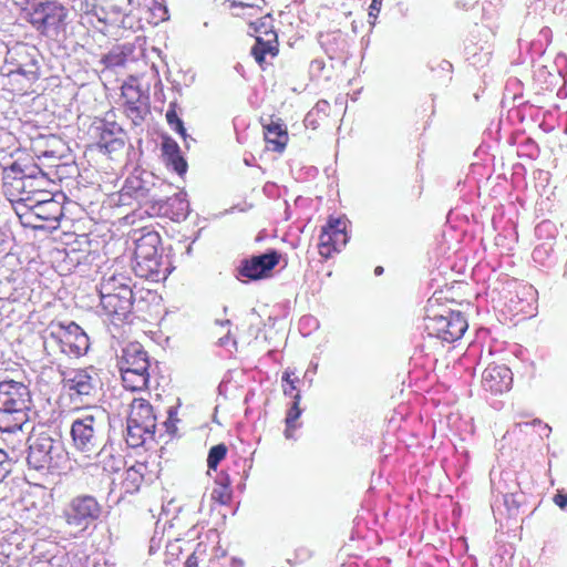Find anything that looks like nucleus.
<instances>
[{"mask_svg": "<svg viewBox=\"0 0 567 567\" xmlns=\"http://www.w3.org/2000/svg\"><path fill=\"white\" fill-rule=\"evenodd\" d=\"M110 424V415L101 406L83 409L73 420L71 437L74 447L86 457H103L106 454L105 432Z\"/></svg>", "mask_w": 567, "mask_h": 567, "instance_id": "f257e3e1", "label": "nucleus"}, {"mask_svg": "<svg viewBox=\"0 0 567 567\" xmlns=\"http://www.w3.org/2000/svg\"><path fill=\"white\" fill-rule=\"evenodd\" d=\"M31 394L29 388L14 380L0 382V431L21 430L28 421Z\"/></svg>", "mask_w": 567, "mask_h": 567, "instance_id": "f03ea898", "label": "nucleus"}, {"mask_svg": "<svg viewBox=\"0 0 567 567\" xmlns=\"http://www.w3.org/2000/svg\"><path fill=\"white\" fill-rule=\"evenodd\" d=\"M2 181L3 194L11 202H22V198L49 184V178L39 166L25 169L17 162L3 168Z\"/></svg>", "mask_w": 567, "mask_h": 567, "instance_id": "7ed1b4c3", "label": "nucleus"}, {"mask_svg": "<svg viewBox=\"0 0 567 567\" xmlns=\"http://www.w3.org/2000/svg\"><path fill=\"white\" fill-rule=\"evenodd\" d=\"M159 245L161 237L155 231H148L135 240L133 269L136 276L158 280L162 265Z\"/></svg>", "mask_w": 567, "mask_h": 567, "instance_id": "20e7f679", "label": "nucleus"}, {"mask_svg": "<svg viewBox=\"0 0 567 567\" xmlns=\"http://www.w3.org/2000/svg\"><path fill=\"white\" fill-rule=\"evenodd\" d=\"M29 22L43 35L58 34L65 25L68 9L58 1H34L28 9Z\"/></svg>", "mask_w": 567, "mask_h": 567, "instance_id": "39448f33", "label": "nucleus"}, {"mask_svg": "<svg viewBox=\"0 0 567 567\" xmlns=\"http://www.w3.org/2000/svg\"><path fill=\"white\" fill-rule=\"evenodd\" d=\"M111 284H103L100 290V305L112 321L123 322L132 313L135 302V293L133 289L124 284L110 289Z\"/></svg>", "mask_w": 567, "mask_h": 567, "instance_id": "423d86ee", "label": "nucleus"}, {"mask_svg": "<svg viewBox=\"0 0 567 567\" xmlns=\"http://www.w3.org/2000/svg\"><path fill=\"white\" fill-rule=\"evenodd\" d=\"M467 328V320L461 311L449 310L445 313L429 315L425 318L427 334L447 343L461 339Z\"/></svg>", "mask_w": 567, "mask_h": 567, "instance_id": "0eeeda50", "label": "nucleus"}, {"mask_svg": "<svg viewBox=\"0 0 567 567\" xmlns=\"http://www.w3.org/2000/svg\"><path fill=\"white\" fill-rule=\"evenodd\" d=\"M27 462L34 470L49 468L58 465L56 458L60 457L62 445L45 433L31 435L28 439Z\"/></svg>", "mask_w": 567, "mask_h": 567, "instance_id": "6e6552de", "label": "nucleus"}, {"mask_svg": "<svg viewBox=\"0 0 567 567\" xmlns=\"http://www.w3.org/2000/svg\"><path fill=\"white\" fill-rule=\"evenodd\" d=\"M348 241V219L329 216L327 224L321 227L318 252L323 259H330L339 254Z\"/></svg>", "mask_w": 567, "mask_h": 567, "instance_id": "1a4fd4ad", "label": "nucleus"}, {"mask_svg": "<svg viewBox=\"0 0 567 567\" xmlns=\"http://www.w3.org/2000/svg\"><path fill=\"white\" fill-rule=\"evenodd\" d=\"M280 254L268 250L260 255H252L240 260L237 267V278L246 281H256L271 276L274 268L280 261Z\"/></svg>", "mask_w": 567, "mask_h": 567, "instance_id": "9d476101", "label": "nucleus"}, {"mask_svg": "<svg viewBox=\"0 0 567 567\" xmlns=\"http://www.w3.org/2000/svg\"><path fill=\"white\" fill-rule=\"evenodd\" d=\"M250 28L256 32V43L251 48V55L256 62L265 70L266 55L275 58L279 54L278 35L272 30L270 16H265L256 22L250 23Z\"/></svg>", "mask_w": 567, "mask_h": 567, "instance_id": "9b49d317", "label": "nucleus"}, {"mask_svg": "<svg viewBox=\"0 0 567 567\" xmlns=\"http://www.w3.org/2000/svg\"><path fill=\"white\" fill-rule=\"evenodd\" d=\"M101 505L93 496L90 495L73 498L65 512L68 524L80 528L81 532L87 529L101 517Z\"/></svg>", "mask_w": 567, "mask_h": 567, "instance_id": "f8f14e48", "label": "nucleus"}, {"mask_svg": "<svg viewBox=\"0 0 567 567\" xmlns=\"http://www.w3.org/2000/svg\"><path fill=\"white\" fill-rule=\"evenodd\" d=\"M39 51L35 47L22 43L9 50L6 62L13 68L9 69V74H21L29 80L39 78L40 63Z\"/></svg>", "mask_w": 567, "mask_h": 567, "instance_id": "ddd939ff", "label": "nucleus"}, {"mask_svg": "<svg viewBox=\"0 0 567 567\" xmlns=\"http://www.w3.org/2000/svg\"><path fill=\"white\" fill-rule=\"evenodd\" d=\"M155 179L153 174L143 173L140 177L127 179L125 185V188L132 192L136 199L152 204L154 212L158 204L163 202V196L161 195L162 188L169 187V185H166L164 182H155Z\"/></svg>", "mask_w": 567, "mask_h": 567, "instance_id": "4468645a", "label": "nucleus"}, {"mask_svg": "<svg viewBox=\"0 0 567 567\" xmlns=\"http://www.w3.org/2000/svg\"><path fill=\"white\" fill-rule=\"evenodd\" d=\"M482 386L493 395H501L511 390L513 373L505 364L489 363L482 373Z\"/></svg>", "mask_w": 567, "mask_h": 567, "instance_id": "2eb2a0df", "label": "nucleus"}, {"mask_svg": "<svg viewBox=\"0 0 567 567\" xmlns=\"http://www.w3.org/2000/svg\"><path fill=\"white\" fill-rule=\"evenodd\" d=\"M64 384L78 395H94L100 386V379L94 368L74 370L64 378Z\"/></svg>", "mask_w": 567, "mask_h": 567, "instance_id": "dca6fc26", "label": "nucleus"}, {"mask_svg": "<svg viewBox=\"0 0 567 567\" xmlns=\"http://www.w3.org/2000/svg\"><path fill=\"white\" fill-rule=\"evenodd\" d=\"M99 132L97 147L107 154L117 153L125 145V131L115 122L102 121L95 127Z\"/></svg>", "mask_w": 567, "mask_h": 567, "instance_id": "f3484780", "label": "nucleus"}, {"mask_svg": "<svg viewBox=\"0 0 567 567\" xmlns=\"http://www.w3.org/2000/svg\"><path fill=\"white\" fill-rule=\"evenodd\" d=\"M120 369L130 368L132 371L148 372L151 363L147 352L140 342H131L122 349Z\"/></svg>", "mask_w": 567, "mask_h": 567, "instance_id": "a211bd4d", "label": "nucleus"}, {"mask_svg": "<svg viewBox=\"0 0 567 567\" xmlns=\"http://www.w3.org/2000/svg\"><path fill=\"white\" fill-rule=\"evenodd\" d=\"M127 421L144 429L151 436L155 434L156 415L153 406L144 399H134L131 404V413Z\"/></svg>", "mask_w": 567, "mask_h": 567, "instance_id": "6ab92c4d", "label": "nucleus"}, {"mask_svg": "<svg viewBox=\"0 0 567 567\" xmlns=\"http://www.w3.org/2000/svg\"><path fill=\"white\" fill-rule=\"evenodd\" d=\"M155 213L167 215L176 221L186 219L189 214V203L186 199V194L177 193L172 197L163 196V202L158 204Z\"/></svg>", "mask_w": 567, "mask_h": 567, "instance_id": "aec40b11", "label": "nucleus"}, {"mask_svg": "<svg viewBox=\"0 0 567 567\" xmlns=\"http://www.w3.org/2000/svg\"><path fill=\"white\" fill-rule=\"evenodd\" d=\"M31 213L40 220L59 223L63 216L62 203L54 198L45 204L29 205Z\"/></svg>", "mask_w": 567, "mask_h": 567, "instance_id": "412c9836", "label": "nucleus"}, {"mask_svg": "<svg viewBox=\"0 0 567 567\" xmlns=\"http://www.w3.org/2000/svg\"><path fill=\"white\" fill-rule=\"evenodd\" d=\"M66 331L70 337L73 355L80 357L85 354L90 348V341L86 333L75 322L66 324Z\"/></svg>", "mask_w": 567, "mask_h": 567, "instance_id": "4be33fe9", "label": "nucleus"}, {"mask_svg": "<svg viewBox=\"0 0 567 567\" xmlns=\"http://www.w3.org/2000/svg\"><path fill=\"white\" fill-rule=\"evenodd\" d=\"M128 91H132L134 95H136V99L132 95L130 99L125 102V111L127 113V116H130L134 124H140L142 121H144L145 115L148 113L147 105L141 104V93L138 90H135L133 86L128 87Z\"/></svg>", "mask_w": 567, "mask_h": 567, "instance_id": "5701e85b", "label": "nucleus"}, {"mask_svg": "<svg viewBox=\"0 0 567 567\" xmlns=\"http://www.w3.org/2000/svg\"><path fill=\"white\" fill-rule=\"evenodd\" d=\"M264 121V118H261ZM280 118L277 122L270 120L269 123L262 122V126L265 130V141L267 143V147L272 151L281 152L284 150V142L279 138L284 135V131L279 123Z\"/></svg>", "mask_w": 567, "mask_h": 567, "instance_id": "b1692460", "label": "nucleus"}, {"mask_svg": "<svg viewBox=\"0 0 567 567\" xmlns=\"http://www.w3.org/2000/svg\"><path fill=\"white\" fill-rule=\"evenodd\" d=\"M120 371L125 386L133 391L141 390L148 383V372L132 371L130 368H121Z\"/></svg>", "mask_w": 567, "mask_h": 567, "instance_id": "393cba45", "label": "nucleus"}, {"mask_svg": "<svg viewBox=\"0 0 567 567\" xmlns=\"http://www.w3.org/2000/svg\"><path fill=\"white\" fill-rule=\"evenodd\" d=\"M50 338L60 347L61 352L69 355L73 354L66 326L62 323L51 326Z\"/></svg>", "mask_w": 567, "mask_h": 567, "instance_id": "a878e982", "label": "nucleus"}, {"mask_svg": "<svg viewBox=\"0 0 567 567\" xmlns=\"http://www.w3.org/2000/svg\"><path fill=\"white\" fill-rule=\"evenodd\" d=\"M286 383H289V385H290V390L286 389V395L289 394L293 399L291 408L286 417V425L289 427L301 414V410L299 408L300 393H299V391H297L293 382L289 380V375L287 373H286Z\"/></svg>", "mask_w": 567, "mask_h": 567, "instance_id": "bb28decb", "label": "nucleus"}, {"mask_svg": "<svg viewBox=\"0 0 567 567\" xmlns=\"http://www.w3.org/2000/svg\"><path fill=\"white\" fill-rule=\"evenodd\" d=\"M71 9L79 14H93L100 21H105L104 17L100 16V12H104V8L96 3V0H74L71 3Z\"/></svg>", "mask_w": 567, "mask_h": 567, "instance_id": "cd10ccee", "label": "nucleus"}, {"mask_svg": "<svg viewBox=\"0 0 567 567\" xmlns=\"http://www.w3.org/2000/svg\"><path fill=\"white\" fill-rule=\"evenodd\" d=\"M176 102L169 103L168 110L166 112V121L175 132H177L184 140H186L188 135L186 133V128L184 127V122L176 112Z\"/></svg>", "mask_w": 567, "mask_h": 567, "instance_id": "c85d7f7f", "label": "nucleus"}, {"mask_svg": "<svg viewBox=\"0 0 567 567\" xmlns=\"http://www.w3.org/2000/svg\"><path fill=\"white\" fill-rule=\"evenodd\" d=\"M148 434V432H144V429L127 421L126 426V443L131 447H138L143 445L145 439L144 435Z\"/></svg>", "mask_w": 567, "mask_h": 567, "instance_id": "c756f323", "label": "nucleus"}, {"mask_svg": "<svg viewBox=\"0 0 567 567\" xmlns=\"http://www.w3.org/2000/svg\"><path fill=\"white\" fill-rule=\"evenodd\" d=\"M227 451L228 449L224 443L212 446L207 456L208 468L216 470L218 464L226 457Z\"/></svg>", "mask_w": 567, "mask_h": 567, "instance_id": "7c9ffc66", "label": "nucleus"}, {"mask_svg": "<svg viewBox=\"0 0 567 567\" xmlns=\"http://www.w3.org/2000/svg\"><path fill=\"white\" fill-rule=\"evenodd\" d=\"M56 198L54 194L47 190L45 187H41L39 190H35L32 195L29 197L22 198V202L25 203V205H41L45 204L51 199Z\"/></svg>", "mask_w": 567, "mask_h": 567, "instance_id": "2f4dec72", "label": "nucleus"}, {"mask_svg": "<svg viewBox=\"0 0 567 567\" xmlns=\"http://www.w3.org/2000/svg\"><path fill=\"white\" fill-rule=\"evenodd\" d=\"M225 480V483H220V486L212 492V498L223 505L230 501L229 478L226 477Z\"/></svg>", "mask_w": 567, "mask_h": 567, "instance_id": "473e14b6", "label": "nucleus"}, {"mask_svg": "<svg viewBox=\"0 0 567 567\" xmlns=\"http://www.w3.org/2000/svg\"><path fill=\"white\" fill-rule=\"evenodd\" d=\"M182 538H175L174 540H169L166 545V556L167 559L173 560L177 559L179 555L185 550L182 545Z\"/></svg>", "mask_w": 567, "mask_h": 567, "instance_id": "72a5a7b5", "label": "nucleus"}, {"mask_svg": "<svg viewBox=\"0 0 567 567\" xmlns=\"http://www.w3.org/2000/svg\"><path fill=\"white\" fill-rule=\"evenodd\" d=\"M162 151L166 158L176 156L181 153L179 145L172 137H164L162 142Z\"/></svg>", "mask_w": 567, "mask_h": 567, "instance_id": "f704fd0d", "label": "nucleus"}, {"mask_svg": "<svg viewBox=\"0 0 567 567\" xmlns=\"http://www.w3.org/2000/svg\"><path fill=\"white\" fill-rule=\"evenodd\" d=\"M230 7L236 9L234 12L235 16H244L245 10H258L260 7L258 4L248 2L247 0H230Z\"/></svg>", "mask_w": 567, "mask_h": 567, "instance_id": "c9c22d12", "label": "nucleus"}, {"mask_svg": "<svg viewBox=\"0 0 567 567\" xmlns=\"http://www.w3.org/2000/svg\"><path fill=\"white\" fill-rule=\"evenodd\" d=\"M167 165L172 166L173 169L179 175L183 176L187 172V162L179 154L173 157L166 158Z\"/></svg>", "mask_w": 567, "mask_h": 567, "instance_id": "e433bc0d", "label": "nucleus"}, {"mask_svg": "<svg viewBox=\"0 0 567 567\" xmlns=\"http://www.w3.org/2000/svg\"><path fill=\"white\" fill-rule=\"evenodd\" d=\"M12 458L0 449V483L11 473Z\"/></svg>", "mask_w": 567, "mask_h": 567, "instance_id": "4c0bfd02", "label": "nucleus"}, {"mask_svg": "<svg viewBox=\"0 0 567 567\" xmlns=\"http://www.w3.org/2000/svg\"><path fill=\"white\" fill-rule=\"evenodd\" d=\"M109 460H102L103 468L109 472H118L122 467L123 460L121 456L115 457L111 453L107 454Z\"/></svg>", "mask_w": 567, "mask_h": 567, "instance_id": "58836bf2", "label": "nucleus"}, {"mask_svg": "<svg viewBox=\"0 0 567 567\" xmlns=\"http://www.w3.org/2000/svg\"><path fill=\"white\" fill-rule=\"evenodd\" d=\"M134 6V0H121V3L110 4V9L115 13L128 14Z\"/></svg>", "mask_w": 567, "mask_h": 567, "instance_id": "ea45409f", "label": "nucleus"}, {"mask_svg": "<svg viewBox=\"0 0 567 567\" xmlns=\"http://www.w3.org/2000/svg\"><path fill=\"white\" fill-rule=\"evenodd\" d=\"M125 481H131L137 487L143 481V475L135 466H132L126 471Z\"/></svg>", "mask_w": 567, "mask_h": 567, "instance_id": "a19ab883", "label": "nucleus"}, {"mask_svg": "<svg viewBox=\"0 0 567 567\" xmlns=\"http://www.w3.org/2000/svg\"><path fill=\"white\" fill-rule=\"evenodd\" d=\"M382 7V0H372L370 7H369V17L373 20H375L380 13ZM371 23H374L372 21Z\"/></svg>", "mask_w": 567, "mask_h": 567, "instance_id": "79ce46f5", "label": "nucleus"}, {"mask_svg": "<svg viewBox=\"0 0 567 567\" xmlns=\"http://www.w3.org/2000/svg\"><path fill=\"white\" fill-rule=\"evenodd\" d=\"M553 502L559 508H561V509L566 508L567 507V493H565L563 491H557V493L554 495Z\"/></svg>", "mask_w": 567, "mask_h": 567, "instance_id": "37998d69", "label": "nucleus"}, {"mask_svg": "<svg viewBox=\"0 0 567 567\" xmlns=\"http://www.w3.org/2000/svg\"><path fill=\"white\" fill-rule=\"evenodd\" d=\"M9 249V236L0 228V254Z\"/></svg>", "mask_w": 567, "mask_h": 567, "instance_id": "c03bdc74", "label": "nucleus"}, {"mask_svg": "<svg viewBox=\"0 0 567 567\" xmlns=\"http://www.w3.org/2000/svg\"><path fill=\"white\" fill-rule=\"evenodd\" d=\"M198 561L196 557V550H194L186 559L185 567H197Z\"/></svg>", "mask_w": 567, "mask_h": 567, "instance_id": "a18cd8bd", "label": "nucleus"}, {"mask_svg": "<svg viewBox=\"0 0 567 567\" xmlns=\"http://www.w3.org/2000/svg\"><path fill=\"white\" fill-rule=\"evenodd\" d=\"M244 566H245V563L243 559L237 558V557L231 558L230 567H244Z\"/></svg>", "mask_w": 567, "mask_h": 567, "instance_id": "49530a36", "label": "nucleus"}, {"mask_svg": "<svg viewBox=\"0 0 567 567\" xmlns=\"http://www.w3.org/2000/svg\"><path fill=\"white\" fill-rule=\"evenodd\" d=\"M229 340H230V334H229V332H228L226 336H224V337L219 338V341H218V342H219V344H220L221 347H226V346L228 344Z\"/></svg>", "mask_w": 567, "mask_h": 567, "instance_id": "de8ad7c7", "label": "nucleus"}, {"mask_svg": "<svg viewBox=\"0 0 567 567\" xmlns=\"http://www.w3.org/2000/svg\"><path fill=\"white\" fill-rule=\"evenodd\" d=\"M175 520H177V518L175 517L173 520H169V522H166L163 526V532H165V529L167 528L166 524H168V528H175L177 527Z\"/></svg>", "mask_w": 567, "mask_h": 567, "instance_id": "09e8293b", "label": "nucleus"}, {"mask_svg": "<svg viewBox=\"0 0 567 567\" xmlns=\"http://www.w3.org/2000/svg\"><path fill=\"white\" fill-rule=\"evenodd\" d=\"M159 546V543H156L155 537H152L151 545H150V553L152 554L154 550V547Z\"/></svg>", "mask_w": 567, "mask_h": 567, "instance_id": "8fccbe9b", "label": "nucleus"}, {"mask_svg": "<svg viewBox=\"0 0 567 567\" xmlns=\"http://www.w3.org/2000/svg\"><path fill=\"white\" fill-rule=\"evenodd\" d=\"M159 546V543H156L155 537H152L151 545H150V553L152 554L154 550V547Z\"/></svg>", "mask_w": 567, "mask_h": 567, "instance_id": "3c124183", "label": "nucleus"}, {"mask_svg": "<svg viewBox=\"0 0 567 567\" xmlns=\"http://www.w3.org/2000/svg\"><path fill=\"white\" fill-rule=\"evenodd\" d=\"M374 274H375V276L382 275L383 274V267L382 266L375 267Z\"/></svg>", "mask_w": 567, "mask_h": 567, "instance_id": "603ef678", "label": "nucleus"}, {"mask_svg": "<svg viewBox=\"0 0 567 567\" xmlns=\"http://www.w3.org/2000/svg\"><path fill=\"white\" fill-rule=\"evenodd\" d=\"M217 323H220V324H230V321L229 320H225V321H216Z\"/></svg>", "mask_w": 567, "mask_h": 567, "instance_id": "864d4df0", "label": "nucleus"}, {"mask_svg": "<svg viewBox=\"0 0 567 567\" xmlns=\"http://www.w3.org/2000/svg\"><path fill=\"white\" fill-rule=\"evenodd\" d=\"M111 1L113 2L112 4H114V3H121V0H111Z\"/></svg>", "mask_w": 567, "mask_h": 567, "instance_id": "5fc2aeb1", "label": "nucleus"}, {"mask_svg": "<svg viewBox=\"0 0 567 567\" xmlns=\"http://www.w3.org/2000/svg\"><path fill=\"white\" fill-rule=\"evenodd\" d=\"M161 9L163 10L164 14L167 13V9L165 7H161Z\"/></svg>", "mask_w": 567, "mask_h": 567, "instance_id": "6e6d98bb", "label": "nucleus"}, {"mask_svg": "<svg viewBox=\"0 0 567 567\" xmlns=\"http://www.w3.org/2000/svg\"><path fill=\"white\" fill-rule=\"evenodd\" d=\"M71 3L74 1V0H69Z\"/></svg>", "mask_w": 567, "mask_h": 567, "instance_id": "4d7b16f0", "label": "nucleus"}]
</instances>
